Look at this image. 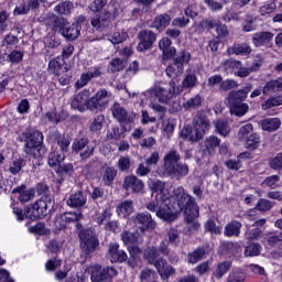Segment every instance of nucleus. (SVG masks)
<instances>
[{
	"label": "nucleus",
	"mask_w": 282,
	"mask_h": 282,
	"mask_svg": "<svg viewBox=\"0 0 282 282\" xmlns=\"http://www.w3.org/2000/svg\"><path fill=\"white\" fill-rule=\"evenodd\" d=\"M137 40V52H149V50H153L158 35L151 30L143 29L138 32Z\"/></svg>",
	"instance_id": "4468645a"
},
{
	"label": "nucleus",
	"mask_w": 282,
	"mask_h": 282,
	"mask_svg": "<svg viewBox=\"0 0 282 282\" xmlns=\"http://www.w3.org/2000/svg\"><path fill=\"white\" fill-rule=\"evenodd\" d=\"M48 138L56 142L57 147H59V153L67 155L69 153V145L72 144V137L68 134H61L59 131H53L48 134Z\"/></svg>",
	"instance_id": "a211bd4d"
},
{
	"label": "nucleus",
	"mask_w": 282,
	"mask_h": 282,
	"mask_svg": "<svg viewBox=\"0 0 282 282\" xmlns=\"http://www.w3.org/2000/svg\"><path fill=\"white\" fill-rule=\"evenodd\" d=\"M91 91L87 88L78 93L70 100V109L85 113V111H91L98 113V111H105L107 105H109V91L107 89H99L93 97ZM90 97V98H89Z\"/></svg>",
	"instance_id": "7ed1b4c3"
},
{
	"label": "nucleus",
	"mask_w": 282,
	"mask_h": 282,
	"mask_svg": "<svg viewBox=\"0 0 282 282\" xmlns=\"http://www.w3.org/2000/svg\"><path fill=\"white\" fill-rule=\"evenodd\" d=\"M143 259L147 261L148 265H156V263H160V253H158V247L151 246L143 250Z\"/></svg>",
	"instance_id": "7c9ffc66"
},
{
	"label": "nucleus",
	"mask_w": 282,
	"mask_h": 282,
	"mask_svg": "<svg viewBox=\"0 0 282 282\" xmlns=\"http://www.w3.org/2000/svg\"><path fill=\"white\" fill-rule=\"evenodd\" d=\"M169 89L162 87H155L153 89V94L155 98H158L159 102H169L175 96H180L181 94L177 91V80L171 79L169 82Z\"/></svg>",
	"instance_id": "2eb2a0df"
},
{
	"label": "nucleus",
	"mask_w": 282,
	"mask_h": 282,
	"mask_svg": "<svg viewBox=\"0 0 282 282\" xmlns=\"http://www.w3.org/2000/svg\"><path fill=\"white\" fill-rule=\"evenodd\" d=\"M118 175V171H116V167L109 166L105 170L102 175V182L105 186H113V181L116 180Z\"/></svg>",
	"instance_id": "49530a36"
},
{
	"label": "nucleus",
	"mask_w": 282,
	"mask_h": 282,
	"mask_svg": "<svg viewBox=\"0 0 282 282\" xmlns=\"http://www.w3.org/2000/svg\"><path fill=\"white\" fill-rule=\"evenodd\" d=\"M166 237H167L166 242L170 246H173L174 248H177V246H180V230H177V228L175 227L170 228Z\"/></svg>",
	"instance_id": "3c124183"
},
{
	"label": "nucleus",
	"mask_w": 282,
	"mask_h": 282,
	"mask_svg": "<svg viewBox=\"0 0 282 282\" xmlns=\"http://www.w3.org/2000/svg\"><path fill=\"white\" fill-rule=\"evenodd\" d=\"M26 162L24 159H17L12 162V166L9 169L12 175H19L21 173V169L25 166Z\"/></svg>",
	"instance_id": "680f3d73"
},
{
	"label": "nucleus",
	"mask_w": 282,
	"mask_h": 282,
	"mask_svg": "<svg viewBox=\"0 0 282 282\" xmlns=\"http://www.w3.org/2000/svg\"><path fill=\"white\" fill-rule=\"evenodd\" d=\"M215 127H216L217 133L223 135V138H226V135L230 133V129L228 128V121L226 120H221V119L217 120L215 123Z\"/></svg>",
	"instance_id": "4d7b16f0"
},
{
	"label": "nucleus",
	"mask_w": 282,
	"mask_h": 282,
	"mask_svg": "<svg viewBox=\"0 0 282 282\" xmlns=\"http://www.w3.org/2000/svg\"><path fill=\"white\" fill-rule=\"evenodd\" d=\"M110 72L116 74V72H122L124 69V61L120 57H115L110 61Z\"/></svg>",
	"instance_id": "bf43d9fd"
},
{
	"label": "nucleus",
	"mask_w": 282,
	"mask_h": 282,
	"mask_svg": "<svg viewBox=\"0 0 282 282\" xmlns=\"http://www.w3.org/2000/svg\"><path fill=\"white\" fill-rule=\"evenodd\" d=\"M116 213L118 217H121V219H128V217H131V214L133 213V200L127 199L119 203L116 207Z\"/></svg>",
	"instance_id": "c85d7f7f"
},
{
	"label": "nucleus",
	"mask_w": 282,
	"mask_h": 282,
	"mask_svg": "<svg viewBox=\"0 0 282 282\" xmlns=\"http://www.w3.org/2000/svg\"><path fill=\"white\" fill-rule=\"evenodd\" d=\"M273 207L274 203L272 200L261 198L256 205V210H260L261 213H268V210H272Z\"/></svg>",
	"instance_id": "13d9d810"
},
{
	"label": "nucleus",
	"mask_w": 282,
	"mask_h": 282,
	"mask_svg": "<svg viewBox=\"0 0 282 282\" xmlns=\"http://www.w3.org/2000/svg\"><path fill=\"white\" fill-rule=\"evenodd\" d=\"M242 225L239 220H231L226 224L224 237H239L241 235Z\"/></svg>",
	"instance_id": "f704fd0d"
},
{
	"label": "nucleus",
	"mask_w": 282,
	"mask_h": 282,
	"mask_svg": "<svg viewBox=\"0 0 282 282\" xmlns=\"http://www.w3.org/2000/svg\"><path fill=\"white\" fill-rule=\"evenodd\" d=\"M139 279L140 282H159L158 272L149 267L141 270Z\"/></svg>",
	"instance_id": "c03bdc74"
},
{
	"label": "nucleus",
	"mask_w": 282,
	"mask_h": 282,
	"mask_svg": "<svg viewBox=\"0 0 282 282\" xmlns=\"http://www.w3.org/2000/svg\"><path fill=\"white\" fill-rule=\"evenodd\" d=\"M210 131V121L208 117L202 112H198L193 118V127L191 124H186L181 130V138L187 142H199V140H204L206 133Z\"/></svg>",
	"instance_id": "39448f33"
},
{
	"label": "nucleus",
	"mask_w": 282,
	"mask_h": 282,
	"mask_svg": "<svg viewBox=\"0 0 282 282\" xmlns=\"http://www.w3.org/2000/svg\"><path fill=\"white\" fill-rule=\"evenodd\" d=\"M61 69H64V72H69V68L67 67V63L64 62L61 58V55L50 59L47 72L52 74L53 76H61Z\"/></svg>",
	"instance_id": "b1692460"
},
{
	"label": "nucleus",
	"mask_w": 282,
	"mask_h": 282,
	"mask_svg": "<svg viewBox=\"0 0 282 282\" xmlns=\"http://www.w3.org/2000/svg\"><path fill=\"white\" fill-rule=\"evenodd\" d=\"M261 129L263 131H276L278 129L281 128V119L279 118H268V119H263L261 122Z\"/></svg>",
	"instance_id": "a19ab883"
},
{
	"label": "nucleus",
	"mask_w": 282,
	"mask_h": 282,
	"mask_svg": "<svg viewBox=\"0 0 282 282\" xmlns=\"http://www.w3.org/2000/svg\"><path fill=\"white\" fill-rule=\"evenodd\" d=\"M129 37V34L124 31H115L112 35L110 36V42L112 45H120V43H124L127 39Z\"/></svg>",
	"instance_id": "6e6d98bb"
},
{
	"label": "nucleus",
	"mask_w": 282,
	"mask_h": 282,
	"mask_svg": "<svg viewBox=\"0 0 282 282\" xmlns=\"http://www.w3.org/2000/svg\"><path fill=\"white\" fill-rule=\"evenodd\" d=\"M264 239H265L268 246H270L271 248H275V246H280V248L282 250V232H280V234L268 232L265 235ZM281 253H282V251H281Z\"/></svg>",
	"instance_id": "de8ad7c7"
},
{
	"label": "nucleus",
	"mask_w": 282,
	"mask_h": 282,
	"mask_svg": "<svg viewBox=\"0 0 282 282\" xmlns=\"http://www.w3.org/2000/svg\"><path fill=\"white\" fill-rule=\"evenodd\" d=\"M118 276V270L113 267L102 268L100 264L94 267L90 281L93 282H113V278Z\"/></svg>",
	"instance_id": "ddd939ff"
},
{
	"label": "nucleus",
	"mask_w": 282,
	"mask_h": 282,
	"mask_svg": "<svg viewBox=\"0 0 282 282\" xmlns=\"http://www.w3.org/2000/svg\"><path fill=\"white\" fill-rule=\"evenodd\" d=\"M227 54L228 56H232L235 54L236 56H248V44H239L235 42L232 46L227 48Z\"/></svg>",
	"instance_id": "79ce46f5"
},
{
	"label": "nucleus",
	"mask_w": 282,
	"mask_h": 282,
	"mask_svg": "<svg viewBox=\"0 0 282 282\" xmlns=\"http://www.w3.org/2000/svg\"><path fill=\"white\" fill-rule=\"evenodd\" d=\"M105 6H107V0H93L89 3L88 9L90 10V12L96 13V12H101Z\"/></svg>",
	"instance_id": "69168bd1"
},
{
	"label": "nucleus",
	"mask_w": 282,
	"mask_h": 282,
	"mask_svg": "<svg viewBox=\"0 0 282 282\" xmlns=\"http://www.w3.org/2000/svg\"><path fill=\"white\" fill-rule=\"evenodd\" d=\"M205 232H210L212 235H221L223 228L221 226L217 225V223L209 218L204 224Z\"/></svg>",
	"instance_id": "603ef678"
},
{
	"label": "nucleus",
	"mask_w": 282,
	"mask_h": 282,
	"mask_svg": "<svg viewBox=\"0 0 282 282\" xmlns=\"http://www.w3.org/2000/svg\"><path fill=\"white\" fill-rule=\"evenodd\" d=\"M24 53L22 51H17L13 50L9 55H8V61L9 63H12V65H19L21 61H23Z\"/></svg>",
	"instance_id": "052dcab7"
},
{
	"label": "nucleus",
	"mask_w": 282,
	"mask_h": 282,
	"mask_svg": "<svg viewBox=\"0 0 282 282\" xmlns=\"http://www.w3.org/2000/svg\"><path fill=\"white\" fill-rule=\"evenodd\" d=\"M89 137H77L73 140L72 153L76 155L79 153V160L82 162L89 160L94 155V151H96V148L89 145Z\"/></svg>",
	"instance_id": "9d476101"
},
{
	"label": "nucleus",
	"mask_w": 282,
	"mask_h": 282,
	"mask_svg": "<svg viewBox=\"0 0 282 282\" xmlns=\"http://www.w3.org/2000/svg\"><path fill=\"white\" fill-rule=\"evenodd\" d=\"M272 39H274V33L272 32H259L252 36L253 45H256V47L268 45Z\"/></svg>",
	"instance_id": "c9c22d12"
},
{
	"label": "nucleus",
	"mask_w": 282,
	"mask_h": 282,
	"mask_svg": "<svg viewBox=\"0 0 282 282\" xmlns=\"http://www.w3.org/2000/svg\"><path fill=\"white\" fill-rule=\"evenodd\" d=\"M182 156L177 150H170L165 153L163 158V175L165 177H175L181 180V177H186L188 175V165L181 162Z\"/></svg>",
	"instance_id": "423d86ee"
},
{
	"label": "nucleus",
	"mask_w": 282,
	"mask_h": 282,
	"mask_svg": "<svg viewBox=\"0 0 282 282\" xmlns=\"http://www.w3.org/2000/svg\"><path fill=\"white\" fill-rule=\"evenodd\" d=\"M51 25H52V30H54V32L63 33L65 25H67V19L58 18V15H53L51 18Z\"/></svg>",
	"instance_id": "864d4df0"
},
{
	"label": "nucleus",
	"mask_w": 282,
	"mask_h": 282,
	"mask_svg": "<svg viewBox=\"0 0 282 282\" xmlns=\"http://www.w3.org/2000/svg\"><path fill=\"white\" fill-rule=\"evenodd\" d=\"M122 188L124 191H132L138 195L139 193H142V191H144V182L138 178V176L131 174V175L124 176Z\"/></svg>",
	"instance_id": "5701e85b"
},
{
	"label": "nucleus",
	"mask_w": 282,
	"mask_h": 282,
	"mask_svg": "<svg viewBox=\"0 0 282 282\" xmlns=\"http://www.w3.org/2000/svg\"><path fill=\"white\" fill-rule=\"evenodd\" d=\"M239 252H241V245L228 240H224L217 250L218 257H235Z\"/></svg>",
	"instance_id": "6ab92c4d"
},
{
	"label": "nucleus",
	"mask_w": 282,
	"mask_h": 282,
	"mask_svg": "<svg viewBox=\"0 0 282 282\" xmlns=\"http://www.w3.org/2000/svg\"><path fill=\"white\" fill-rule=\"evenodd\" d=\"M227 282H246V272L243 271H234L228 278Z\"/></svg>",
	"instance_id": "338daca9"
},
{
	"label": "nucleus",
	"mask_w": 282,
	"mask_h": 282,
	"mask_svg": "<svg viewBox=\"0 0 282 282\" xmlns=\"http://www.w3.org/2000/svg\"><path fill=\"white\" fill-rule=\"evenodd\" d=\"M44 140L43 132L32 128L26 129L20 135V142H24L23 152L33 160H43L47 155Z\"/></svg>",
	"instance_id": "20e7f679"
},
{
	"label": "nucleus",
	"mask_w": 282,
	"mask_h": 282,
	"mask_svg": "<svg viewBox=\"0 0 282 282\" xmlns=\"http://www.w3.org/2000/svg\"><path fill=\"white\" fill-rule=\"evenodd\" d=\"M116 12H118V10H116V9H115L113 13H111L108 10H105L104 12L96 14L91 19L90 25H93V28L95 30L102 32L105 30V28H108L109 24L111 23V21H113V19H116Z\"/></svg>",
	"instance_id": "dca6fc26"
},
{
	"label": "nucleus",
	"mask_w": 282,
	"mask_h": 282,
	"mask_svg": "<svg viewBox=\"0 0 282 282\" xmlns=\"http://www.w3.org/2000/svg\"><path fill=\"white\" fill-rule=\"evenodd\" d=\"M202 102H204V99H202V95L197 94L194 97H191L187 102H184L183 108L186 110L199 109V107H202Z\"/></svg>",
	"instance_id": "5fc2aeb1"
},
{
	"label": "nucleus",
	"mask_w": 282,
	"mask_h": 282,
	"mask_svg": "<svg viewBox=\"0 0 282 282\" xmlns=\"http://www.w3.org/2000/svg\"><path fill=\"white\" fill-rule=\"evenodd\" d=\"M132 221L137 232L140 235H144V232H151V230H155L158 226L153 219V216H151L149 212L137 213L132 218Z\"/></svg>",
	"instance_id": "9b49d317"
},
{
	"label": "nucleus",
	"mask_w": 282,
	"mask_h": 282,
	"mask_svg": "<svg viewBox=\"0 0 282 282\" xmlns=\"http://www.w3.org/2000/svg\"><path fill=\"white\" fill-rule=\"evenodd\" d=\"M270 169H273V171H281L282 169V152L278 153L275 158L271 159L269 161Z\"/></svg>",
	"instance_id": "774afa93"
},
{
	"label": "nucleus",
	"mask_w": 282,
	"mask_h": 282,
	"mask_svg": "<svg viewBox=\"0 0 282 282\" xmlns=\"http://www.w3.org/2000/svg\"><path fill=\"white\" fill-rule=\"evenodd\" d=\"M232 268V261L230 260H225L223 262H218L213 270L212 278L215 279L216 281H221L224 276L230 272V269Z\"/></svg>",
	"instance_id": "393cba45"
},
{
	"label": "nucleus",
	"mask_w": 282,
	"mask_h": 282,
	"mask_svg": "<svg viewBox=\"0 0 282 282\" xmlns=\"http://www.w3.org/2000/svg\"><path fill=\"white\" fill-rule=\"evenodd\" d=\"M54 208V199L52 195H44L37 199L34 204L29 205L25 208L26 219L36 221L39 219H45L50 212Z\"/></svg>",
	"instance_id": "0eeeda50"
},
{
	"label": "nucleus",
	"mask_w": 282,
	"mask_h": 282,
	"mask_svg": "<svg viewBox=\"0 0 282 282\" xmlns=\"http://www.w3.org/2000/svg\"><path fill=\"white\" fill-rule=\"evenodd\" d=\"M204 144H205V151H207L209 155H215V153L217 152V149H219V145L221 144V139L215 135H209L205 140Z\"/></svg>",
	"instance_id": "ea45409f"
},
{
	"label": "nucleus",
	"mask_w": 282,
	"mask_h": 282,
	"mask_svg": "<svg viewBox=\"0 0 282 282\" xmlns=\"http://www.w3.org/2000/svg\"><path fill=\"white\" fill-rule=\"evenodd\" d=\"M62 36L66 39L67 41H76L78 36H80V31L78 30L77 24H70V25H65L64 29L62 30Z\"/></svg>",
	"instance_id": "58836bf2"
},
{
	"label": "nucleus",
	"mask_w": 282,
	"mask_h": 282,
	"mask_svg": "<svg viewBox=\"0 0 282 282\" xmlns=\"http://www.w3.org/2000/svg\"><path fill=\"white\" fill-rule=\"evenodd\" d=\"M248 98V88L240 90H231L227 96V106L231 116H246L248 113V104H243V100Z\"/></svg>",
	"instance_id": "6e6552de"
},
{
	"label": "nucleus",
	"mask_w": 282,
	"mask_h": 282,
	"mask_svg": "<svg viewBox=\"0 0 282 282\" xmlns=\"http://www.w3.org/2000/svg\"><path fill=\"white\" fill-rule=\"evenodd\" d=\"M110 111L115 120L118 121L119 124H122L123 132L127 131V126L133 127L135 122V115L133 112L127 111V109H124V107H121L118 101H115V104L110 108Z\"/></svg>",
	"instance_id": "f8f14e48"
},
{
	"label": "nucleus",
	"mask_w": 282,
	"mask_h": 282,
	"mask_svg": "<svg viewBox=\"0 0 282 282\" xmlns=\"http://www.w3.org/2000/svg\"><path fill=\"white\" fill-rule=\"evenodd\" d=\"M72 10H74V2L69 0L61 1L54 7V12L59 17H69Z\"/></svg>",
	"instance_id": "e433bc0d"
},
{
	"label": "nucleus",
	"mask_w": 282,
	"mask_h": 282,
	"mask_svg": "<svg viewBox=\"0 0 282 282\" xmlns=\"http://www.w3.org/2000/svg\"><path fill=\"white\" fill-rule=\"evenodd\" d=\"M82 219H85L83 212H66L56 216L54 226L56 230H65L67 229V226L75 224L80 241V248L85 254L89 257V254H94V252L98 250L100 240H98V235H96V230L94 228H83V223H80Z\"/></svg>",
	"instance_id": "f03ea898"
},
{
	"label": "nucleus",
	"mask_w": 282,
	"mask_h": 282,
	"mask_svg": "<svg viewBox=\"0 0 282 282\" xmlns=\"http://www.w3.org/2000/svg\"><path fill=\"white\" fill-rule=\"evenodd\" d=\"M208 254H210L208 246H199L187 253L186 261L189 263V265H195L199 263V261H204Z\"/></svg>",
	"instance_id": "412c9836"
},
{
	"label": "nucleus",
	"mask_w": 282,
	"mask_h": 282,
	"mask_svg": "<svg viewBox=\"0 0 282 282\" xmlns=\"http://www.w3.org/2000/svg\"><path fill=\"white\" fill-rule=\"evenodd\" d=\"M275 10H276V3L270 2V3L263 4L260 8L259 12L262 17H270V14H274Z\"/></svg>",
	"instance_id": "0e129e2a"
},
{
	"label": "nucleus",
	"mask_w": 282,
	"mask_h": 282,
	"mask_svg": "<svg viewBox=\"0 0 282 282\" xmlns=\"http://www.w3.org/2000/svg\"><path fill=\"white\" fill-rule=\"evenodd\" d=\"M188 23H191V19H188L184 15L174 18L172 20V26L180 28L181 30H184V28H188Z\"/></svg>",
	"instance_id": "e2e57ef3"
},
{
	"label": "nucleus",
	"mask_w": 282,
	"mask_h": 282,
	"mask_svg": "<svg viewBox=\"0 0 282 282\" xmlns=\"http://www.w3.org/2000/svg\"><path fill=\"white\" fill-rule=\"evenodd\" d=\"M188 63H191V52L186 50L180 51L176 54V57L172 59V63L165 68L167 78H172V80L180 83V79L177 78L184 74V65H188Z\"/></svg>",
	"instance_id": "1a4fd4ad"
},
{
	"label": "nucleus",
	"mask_w": 282,
	"mask_h": 282,
	"mask_svg": "<svg viewBox=\"0 0 282 282\" xmlns=\"http://www.w3.org/2000/svg\"><path fill=\"white\" fill-rule=\"evenodd\" d=\"M127 250L130 254V258H128L129 268H138L140 254H142V249L138 247V245H132L130 247H127Z\"/></svg>",
	"instance_id": "72a5a7b5"
},
{
	"label": "nucleus",
	"mask_w": 282,
	"mask_h": 282,
	"mask_svg": "<svg viewBox=\"0 0 282 282\" xmlns=\"http://www.w3.org/2000/svg\"><path fill=\"white\" fill-rule=\"evenodd\" d=\"M171 21H172L171 14L169 13L159 14L154 18L152 22V28L158 30V32H164V30H166V28L171 25Z\"/></svg>",
	"instance_id": "c756f323"
},
{
	"label": "nucleus",
	"mask_w": 282,
	"mask_h": 282,
	"mask_svg": "<svg viewBox=\"0 0 282 282\" xmlns=\"http://www.w3.org/2000/svg\"><path fill=\"white\" fill-rule=\"evenodd\" d=\"M154 268L161 281H169L170 276H175V268L171 265L164 258H160V261L156 263V265H154Z\"/></svg>",
	"instance_id": "aec40b11"
},
{
	"label": "nucleus",
	"mask_w": 282,
	"mask_h": 282,
	"mask_svg": "<svg viewBox=\"0 0 282 282\" xmlns=\"http://www.w3.org/2000/svg\"><path fill=\"white\" fill-rule=\"evenodd\" d=\"M169 246L170 245L166 242V239L160 242L159 247H156L159 257L160 254H162L163 257H169L172 263H177V261H180V257L177 256L171 257V249H169Z\"/></svg>",
	"instance_id": "37998d69"
},
{
	"label": "nucleus",
	"mask_w": 282,
	"mask_h": 282,
	"mask_svg": "<svg viewBox=\"0 0 282 282\" xmlns=\"http://www.w3.org/2000/svg\"><path fill=\"white\" fill-rule=\"evenodd\" d=\"M140 232L135 231H129V230H122L120 234V239L127 248L131 246H138V241L140 239Z\"/></svg>",
	"instance_id": "473e14b6"
},
{
	"label": "nucleus",
	"mask_w": 282,
	"mask_h": 282,
	"mask_svg": "<svg viewBox=\"0 0 282 282\" xmlns=\"http://www.w3.org/2000/svg\"><path fill=\"white\" fill-rule=\"evenodd\" d=\"M100 76H102L100 68H96L95 72L88 70L83 73L79 79L75 83V89H83V87L89 85L93 78H100Z\"/></svg>",
	"instance_id": "a878e982"
},
{
	"label": "nucleus",
	"mask_w": 282,
	"mask_h": 282,
	"mask_svg": "<svg viewBox=\"0 0 282 282\" xmlns=\"http://www.w3.org/2000/svg\"><path fill=\"white\" fill-rule=\"evenodd\" d=\"M56 175L58 176L57 178V184H63V182H65V177H72L73 173H74V164L72 163H64L61 164L59 166H57V169L55 170Z\"/></svg>",
	"instance_id": "2f4dec72"
},
{
	"label": "nucleus",
	"mask_w": 282,
	"mask_h": 282,
	"mask_svg": "<svg viewBox=\"0 0 282 282\" xmlns=\"http://www.w3.org/2000/svg\"><path fill=\"white\" fill-rule=\"evenodd\" d=\"M197 87V74L187 73L182 80V85L176 86V93L183 94L184 89H195Z\"/></svg>",
	"instance_id": "cd10ccee"
},
{
	"label": "nucleus",
	"mask_w": 282,
	"mask_h": 282,
	"mask_svg": "<svg viewBox=\"0 0 282 282\" xmlns=\"http://www.w3.org/2000/svg\"><path fill=\"white\" fill-rule=\"evenodd\" d=\"M108 257L110 263H128L129 260L127 251L120 249V245L117 242H110L108 247Z\"/></svg>",
	"instance_id": "f3484780"
},
{
	"label": "nucleus",
	"mask_w": 282,
	"mask_h": 282,
	"mask_svg": "<svg viewBox=\"0 0 282 282\" xmlns=\"http://www.w3.org/2000/svg\"><path fill=\"white\" fill-rule=\"evenodd\" d=\"M65 154L58 150H52L48 153V158H47V164L48 166H51V169H54V166H59L61 164H63V162H65Z\"/></svg>",
	"instance_id": "4c0bfd02"
},
{
	"label": "nucleus",
	"mask_w": 282,
	"mask_h": 282,
	"mask_svg": "<svg viewBox=\"0 0 282 282\" xmlns=\"http://www.w3.org/2000/svg\"><path fill=\"white\" fill-rule=\"evenodd\" d=\"M243 158H248V152L240 153L237 158V161L232 159L225 161V166L229 171H239V169H242L243 166V164L241 163V160H243Z\"/></svg>",
	"instance_id": "a18cd8bd"
},
{
	"label": "nucleus",
	"mask_w": 282,
	"mask_h": 282,
	"mask_svg": "<svg viewBox=\"0 0 282 282\" xmlns=\"http://www.w3.org/2000/svg\"><path fill=\"white\" fill-rule=\"evenodd\" d=\"M165 184L162 181H154L151 185L154 199L145 204V208L150 213H155L159 219L173 224L177 219L180 213H184L185 223L189 226V230H199V206L195 202V197L186 193L183 187L174 191V195L169 196L164 193Z\"/></svg>",
	"instance_id": "f257e3e1"
},
{
	"label": "nucleus",
	"mask_w": 282,
	"mask_h": 282,
	"mask_svg": "<svg viewBox=\"0 0 282 282\" xmlns=\"http://www.w3.org/2000/svg\"><path fill=\"white\" fill-rule=\"evenodd\" d=\"M223 67L225 72H235V69H238L235 74L239 76V78H247L248 76V68L243 67V64H241V61H237L232 57L226 59L223 63Z\"/></svg>",
	"instance_id": "4be33fe9"
},
{
	"label": "nucleus",
	"mask_w": 282,
	"mask_h": 282,
	"mask_svg": "<svg viewBox=\"0 0 282 282\" xmlns=\"http://www.w3.org/2000/svg\"><path fill=\"white\" fill-rule=\"evenodd\" d=\"M66 204L69 208H83L87 204V195L83 191H77L69 195Z\"/></svg>",
	"instance_id": "bb28decb"
},
{
	"label": "nucleus",
	"mask_w": 282,
	"mask_h": 282,
	"mask_svg": "<svg viewBox=\"0 0 282 282\" xmlns=\"http://www.w3.org/2000/svg\"><path fill=\"white\" fill-rule=\"evenodd\" d=\"M105 124V115H97L94 117L93 121L89 124V131L91 133H98V131L102 130Z\"/></svg>",
	"instance_id": "8fccbe9b"
},
{
	"label": "nucleus",
	"mask_w": 282,
	"mask_h": 282,
	"mask_svg": "<svg viewBox=\"0 0 282 282\" xmlns=\"http://www.w3.org/2000/svg\"><path fill=\"white\" fill-rule=\"evenodd\" d=\"M276 91H282V78L270 80L263 87V94H274Z\"/></svg>",
	"instance_id": "09e8293b"
}]
</instances>
